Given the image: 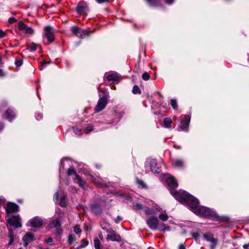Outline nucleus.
<instances>
[{
	"label": "nucleus",
	"instance_id": "6ab92c4d",
	"mask_svg": "<svg viewBox=\"0 0 249 249\" xmlns=\"http://www.w3.org/2000/svg\"><path fill=\"white\" fill-rule=\"evenodd\" d=\"M6 211L7 213L18 212V206L16 204L9 202L7 204Z\"/></svg>",
	"mask_w": 249,
	"mask_h": 249
},
{
	"label": "nucleus",
	"instance_id": "f704fd0d",
	"mask_svg": "<svg viewBox=\"0 0 249 249\" xmlns=\"http://www.w3.org/2000/svg\"><path fill=\"white\" fill-rule=\"evenodd\" d=\"M74 133L79 136L82 135L81 130L77 128H73V129Z\"/></svg>",
	"mask_w": 249,
	"mask_h": 249
},
{
	"label": "nucleus",
	"instance_id": "39448f33",
	"mask_svg": "<svg viewBox=\"0 0 249 249\" xmlns=\"http://www.w3.org/2000/svg\"><path fill=\"white\" fill-rule=\"evenodd\" d=\"M71 31L73 35L81 38L89 36L91 33L89 31L82 30L76 26L71 27Z\"/></svg>",
	"mask_w": 249,
	"mask_h": 249
},
{
	"label": "nucleus",
	"instance_id": "dca6fc26",
	"mask_svg": "<svg viewBox=\"0 0 249 249\" xmlns=\"http://www.w3.org/2000/svg\"><path fill=\"white\" fill-rule=\"evenodd\" d=\"M166 182L170 188V190H174V189L178 186L177 180L173 177H169L166 179Z\"/></svg>",
	"mask_w": 249,
	"mask_h": 249
},
{
	"label": "nucleus",
	"instance_id": "603ef678",
	"mask_svg": "<svg viewBox=\"0 0 249 249\" xmlns=\"http://www.w3.org/2000/svg\"><path fill=\"white\" fill-rule=\"evenodd\" d=\"M175 0H165L166 2L168 4H172Z\"/></svg>",
	"mask_w": 249,
	"mask_h": 249
},
{
	"label": "nucleus",
	"instance_id": "13d9d810",
	"mask_svg": "<svg viewBox=\"0 0 249 249\" xmlns=\"http://www.w3.org/2000/svg\"><path fill=\"white\" fill-rule=\"evenodd\" d=\"M4 126L2 123H0V131L3 128Z\"/></svg>",
	"mask_w": 249,
	"mask_h": 249
},
{
	"label": "nucleus",
	"instance_id": "e433bc0d",
	"mask_svg": "<svg viewBox=\"0 0 249 249\" xmlns=\"http://www.w3.org/2000/svg\"><path fill=\"white\" fill-rule=\"evenodd\" d=\"M74 231L76 234H79L81 232V230L79 226L76 225L74 226Z\"/></svg>",
	"mask_w": 249,
	"mask_h": 249
},
{
	"label": "nucleus",
	"instance_id": "4d7b16f0",
	"mask_svg": "<svg viewBox=\"0 0 249 249\" xmlns=\"http://www.w3.org/2000/svg\"><path fill=\"white\" fill-rule=\"evenodd\" d=\"M61 231H62L61 230H60V229H57L56 233H57V234H59L61 233Z\"/></svg>",
	"mask_w": 249,
	"mask_h": 249
},
{
	"label": "nucleus",
	"instance_id": "cd10ccee",
	"mask_svg": "<svg viewBox=\"0 0 249 249\" xmlns=\"http://www.w3.org/2000/svg\"><path fill=\"white\" fill-rule=\"evenodd\" d=\"M37 49L36 45L34 43H32L31 44H29L27 46V49L29 50L30 52H34Z\"/></svg>",
	"mask_w": 249,
	"mask_h": 249
},
{
	"label": "nucleus",
	"instance_id": "f3484780",
	"mask_svg": "<svg viewBox=\"0 0 249 249\" xmlns=\"http://www.w3.org/2000/svg\"><path fill=\"white\" fill-rule=\"evenodd\" d=\"M34 234L31 232L27 233L22 238L23 245L27 247L31 242L34 240Z\"/></svg>",
	"mask_w": 249,
	"mask_h": 249
},
{
	"label": "nucleus",
	"instance_id": "4be33fe9",
	"mask_svg": "<svg viewBox=\"0 0 249 249\" xmlns=\"http://www.w3.org/2000/svg\"><path fill=\"white\" fill-rule=\"evenodd\" d=\"M172 164L173 166L177 168H182L184 167V162L180 159H175L172 161Z\"/></svg>",
	"mask_w": 249,
	"mask_h": 249
},
{
	"label": "nucleus",
	"instance_id": "6e6552de",
	"mask_svg": "<svg viewBox=\"0 0 249 249\" xmlns=\"http://www.w3.org/2000/svg\"><path fill=\"white\" fill-rule=\"evenodd\" d=\"M43 224V220L38 216H35L28 222L27 226L34 228H38L42 226Z\"/></svg>",
	"mask_w": 249,
	"mask_h": 249
},
{
	"label": "nucleus",
	"instance_id": "7ed1b4c3",
	"mask_svg": "<svg viewBox=\"0 0 249 249\" xmlns=\"http://www.w3.org/2000/svg\"><path fill=\"white\" fill-rule=\"evenodd\" d=\"M54 30L50 26H47L44 28V34L43 37L47 39V42L45 43L48 45L52 43L54 40Z\"/></svg>",
	"mask_w": 249,
	"mask_h": 249
},
{
	"label": "nucleus",
	"instance_id": "4468645a",
	"mask_svg": "<svg viewBox=\"0 0 249 249\" xmlns=\"http://www.w3.org/2000/svg\"><path fill=\"white\" fill-rule=\"evenodd\" d=\"M151 171L154 173H158L161 171L160 166L155 159L151 160L149 162Z\"/></svg>",
	"mask_w": 249,
	"mask_h": 249
},
{
	"label": "nucleus",
	"instance_id": "1a4fd4ad",
	"mask_svg": "<svg viewBox=\"0 0 249 249\" xmlns=\"http://www.w3.org/2000/svg\"><path fill=\"white\" fill-rule=\"evenodd\" d=\"M185 204H187L193 212L194 209L196 208L199 205L198 200L191 195H190L189 197L186 199V202H185Z\"/></svg>",
	"mask_w": 249,
	"mask_h": 249
},
{
	"label": "nucleus",
	"instance_id": "5701e85b",
	"mask_svg": "<svg viewBox=\"0 0 249 249\" xmlns=\"http://www.w3.org/2000/svg\"><path fill=\"white\" fill-rule=\"evenodd\" d=\"M55 197L56 199L58 201L59 205L63 207H65L66 206V196H64L60 197V199H58V193H56L55 194Z\"/></svg>",
	"mask_w": 249,
	"mask_h": 249
},
{
	"label": "nucleus",
	"instance_id": "5fc2aeb1",
	"mask_svg": "<svg viewBox=\"0 0 249 249\" xmlns=\"http://www.w3.org/2000/svg\"><path fill=\"white\" fill-rule=\"evenodd\" d=\"M243 248L245 249H249V243L243 245Z\"/></svg>",
	"mask_w": 249,
	"mask_h": 249
},
{
	"label": "nucleus",
	"instance_id": "2eb2a0df",
	"mask_svg": "<svg viewBox=\"0 0 249 249\" xmlns=\"http://www.w3.org/2000/svg\"><path fill=\"white\" fill-rule=\"evenodd\" d=\"M190 121V116L189 115H187L184 119L181 122L180 125L179 126V129L181 130L186 131L187 130L189 123Z\"/></svg>",
	"mask_w": 249,
	"mask_h": 249
},
{
	"label": "nucleus",
	"instance_id": "bb28decb",
	"mask_svg": "<svg viewBox=\"0 0 249 249\" xmlns=\"http://www.w3.org/2000/svg\"><path fill=\"white\" fill-rule=\"evenodd\" d=\"M89 242L86 239H84L81 241V244L77 248L74 249L73 247L71 248V249H80L83 248L88 245Z\"/></svg>",
	"mask_w": 249,
	"mask_h": 249
},
{
	"label": "nucleus",
	"instance_id": "052dcab7",
	"mask_svg": "<svg viewBox=\"0 0 249 249\" xmlns=\"http://www.w3.org/2000/svg\"><path fill=\"white\" fill-rule=\"evenodd\" d=\"M99 237H100L101 239H102V238H103V236H102V233L100 234L99 235Z\"/></svg>",
	"mask_w": 249,
	"mask_h": 249
},
{
	"label": "nucleus",
	"instance_id": "a878e982",
	"mask_svg": "<svg viewBox=\"0 0 249 249\" xmlns=\"http://www.w3.org/2000/svg\"><path fill=\"white\" fill-rule=\"evenodd\" d=\"M163 123L165 127L170 128L171 127L172 121L169 118H166L164 119Z\"/></svg>",
	"mask_w": 249,
	"mask_h": 249
},
{
	"label": "nucleus",
	"instance_id": "423d86ee",
	"mask_svg": "<svg viewBox=\"0 0 249 249\" xmlns=\"http://www.w3.org/2000/svg\"><path fill=\"white\" fill-rule=\"evenodd\" d=\"M67 174L69 176L72 175H75V178L74 181L75 183H77L82 188H85L86 186V182L82 179L75 172L74 169L73 167H70L69 168L67 171Z\"/></svg>",
	"mask_w": 249,
	"mask_h": 249
},
{
	"label": "nucleus",
	"instance_id": "c9c22d12",
	"mask_svg": "<svg viewBox=\"0 0 249 249\" xmlns=\"http://www.w3.org/2000/svg\"><path fill=\"white\" fill-rule=\"evenodd\" d=\"M143 208L142 205L141 204H136L135 205L133 206V209L134 210H141Z\"/></svg>",
	"mask_w": 249,
	"mask_h": 249
},
{
	"label": "nucleus",
	"instance_id": "680f3d73",
	"mask_svg": "<svg viewBox=\"0 0 249 249\" xmlns=\"http://www.w3.org/2000/svg\"><path fill=\"white\" fill-rule=\"evenodd\" d=\"M6 106V104L5 103H3L2 105H1V107H5Z\"/></svg>",
	"mask_w": 249,
	"mask_h": 249
},
{
	"label": "nucleus",
	"instance_id": "9d476101",
	"mask_svg": "<svg viewBox=\"0 0 249 249\" xmlns=\"http://www.w3.org/2000/svg\"><path fill=\"white\" fill-rule=\"evenodd\" d=\"M104 79H107L108 81L116 82L120 80V76L116 72L110 71L105 73Z\"/></svg>",
	"mask_w": 249,
	"mask_h": 249
},
{
	"label": "nucleus",
	"instance_id": "0eeeda50",
	"mask_svg": "<svg viewBox=\"0 0 249 249\" xmlns=\"http://www.w3.org/2000/svg\"><path fill=\"white\" fill-rule=\"evenodd\" d=\"M7 222L15 228H20L22 226L21 218L18 215H14L9 218L7 220Z\"/></svg>",
	"mask_w": 249,
	"mask_h": 249
},
{
	"label": "nucleus",
	"instance_id": "72a5a7b5",
	"mask_svg": "<svg viewBox=\"0 0 249 249\" xmlns=\"http://www.w3.org/2000/svg\"><path fill=\"white\" fill-rule=\"evenodd\" d=\"M94 129V128H93V126L92 125H88L87 126L86 128H85V129L84 130V132L86 133H88L89 132H91L92 131H93Z\"/></svg>",
	"mask_w": 249,
	"mask_h": 249
},
{
	"label": "nucleus",
	"instance_id": "c756f323",
	"mask_svg": "<svg viewBox=\"0 0 249 249\" xmlns=\"http://www.w3.org/2000/svg\"><path fill=\"white\" fill-rule=\"evenodd\" d=\"M148 3L152 6L158 5L160 3V0H147Z\"/></svg>",
	"mask_w": 249,
	"mask_h": 249
},
{
	"label": "nucleus",
	"instance_id": "aec40b11",
	"mask_svg": "<svg viewBox=\"0 0 249 249\" xmlns=\"http://www.w3.org/2000/svg\"><path fill=\"white\" fill-rule=\"evenodd\" d=\"M107 240L113 241L120 242L121 240V236L115 231H112L110 234H108L107 237Z\"/></svg>",
	"mask_w": 249,
	"mask_h": 249
},
{
	"label": "nucleus",
	"instance_id": "37998d69",
	"mask_svg": "<svg viewBox=\"0 0 249 249\" xmlns=\"http://www.w3.org/2000/svg\"><path fill=\"white\" fill-rule=\"evenodd\" d=\"M8 236L9 237H14V235L13 234V231L12 229L10 228L8 230Z\"/></svg>",
	"mask_w": 249,
	"mask_h": 249
},
{
	"label": "nucleus",
	"instance_id": "58836bf2",
	"mask_svg": "<svg viewBox=\"0 0 249 249\" xmlns=\"http://www.w3.org/2000/svg\"><path fill=\"white\" fill-rule=\"evenodd\" d=\"M15 63L17 67H20L22 65L23 62L20 59H17L15 60Z\"/></svg>",
	"mask_w": 249,
	"mask_h": 249
},
{
	"label": "nucleus",
	"instance_id": "ddd939ff",
	"mask_svg": "<svg viewBox=\"0 0 249 249\" xmlns=\"http://www.w3.org/2000/svg\"><path fill=\"white\" fill-rule=\"evenodd\" d=\"M18 29L25 34L32 35L34 33L33 29L31 27L27 26L22 21L18 22Z\"/></svg>",
	"mask_w": 249,
	"mask_h": 249
},
{
	"label": "nucleus",
	"instance_id": "e2e57ef3",
	"mask_svg": "<svg viewBox=\"0 0 249 249\" xmlns=\"http://www.w3.org/2000/svg\"><path fill=\"white\" fill-rule=\"evenodd\" d=\"M18 249H22V248H19Z\"/></svg>",
	"mask_w": 249,
	"mask_h": 249
},
{
	"label": "nucleus",
	"instance_id": "b1692460",
	"mask_svg": "<svg viewBox=\"0 0 249 249\" xmlns=\"http://www.w3.org/2000/svg\"><path fill=\"white\" fill-rule=\"evenodd\" d=\"M15 116L14 112L10 108H8L5 113V118L9 121H11Z\"/></svg>",
	"mask_w": 249,
	"mask_h": 249
},
{
	"label": "nucleus",
	"instance_id": "393cba45",
	"mask_svg": "<svg viewBox=\"0 0 249 249\" xmlns=\"http://www.w3.org/2000/svg\"><path fill=\"white\" fill-rule=\"evenodd\" d=\"M91 212L95 214H98L101 213L102 209L101 207L97 204H93L91 206Z\"/></svg>",
	"mask_w": 249,
	"mask_h": 249
},
{
	"label": "nucleus",
	"instance_id": "c85d7f7f",
	"mask_svg": "<svg viewBox=\"0 0 249 249\" xmlns=\"http://www.w3.org/2000/svg\"><path fill=\"white\" fill-rule=\"evenodd\" d=\"M94 248L95 249H101V248H100L101 242L98 238H96L94 239Z\"/></svg>",
	"mask_w": 249,
	"mask_h": 249
},
{
	"label": "nucleus",
	"instance_id": "f03ea898",
	"mask_svg": "<svg viewBox=\"0 0 249 249\" xmlns=\"http://www.w3.org/2000/svg\"><path fill=\"white\" fill-rule=\"evenodd\" d=\"M170 192L177 200L182 204H185L186 199L190 196L186 192L183 190H170Z\"/></svg>",
	"mask_w": 249,
	"mask_h": 249
},
{
	"label": "nucleus",
	"instance_id": "c03bdc74",
	"mask_svg": "<svg viewBox=\"0 0 249 249\" xmlns=\"http://www.w3.org/2000/svg\"><path fill=\"white\" fill-rule=\"evenodd\" d=\"M17 21V19L14 18H10L8 19V22L10 24H12Z\"/></svg>",
	"mask_w": 249,
	"mask_h": 249
},
{
	"label": "nucleus",
	"instance_id": "bf43d9fd",
	"mask_svg": "<svg viewBox=\"0 0 249 249\" xmlns=\"http://www.w3.org/2000/svg\"><path fill=\"white\" fill-rule=\"evenodd\" d=\"M3 75V71L1 70H0V76Z\"/></svg>",
	"mask_w": 249,
	"mask_h": 249
},
{
	"label": "nucleus",
	"instance_id": "f8f14e48",
	"mask_svg": "<svg viewBox=\"0 0 249 249\" xmlns=\"http://www.w3.org/2000/svg\"><path fill=\"white\" fill-rule=\"evenodd\" d=\"M204 238L207 241L212 243L210 248L211 249H215L217 243V239L214 238L213 235L212 233H206L203 234Z\"/></svg>",
	"mask_w": 249,
	"mask_h": 249
},
{
	"label": "nucleus",
	"instance_id": "473e14b6",
	"mask_svg": "<svg viewBox=\"0 0 249 249\" xmlns=\"http://www.w3.org/2000/svg\"><path fill=\"white\" fill-rule=\"evenodd\" d=\"M171 105L173 108L175 109H177L178 108V104L177 101L175 99L171 100Z\"/></svg>",
	"mask_w": 249,
	"mask_h": 249
},
{
	"label": "nucleus",
	"instance_id": "a211bd4d",
	"mask_svg": "<svg viewBox=\"0 0 249 249\" xmlns=\"http://www.w3.org/2000/svg\"><path fill=\"white\" fill-rule=\"evenodd\" d=\"M88 10V5L85 1H80L76 8V11L79 14H84Z\"/></svg>",
	"mask_w": 249,
	"mask_h": 249
},
{
	"label": "nucleus",
	"instance_id": "a18cd8bd",
	"mask_svg": "<svg viewBox=\"0 0 249 249\" xmlns=\"http://www.w3.org/2000/svg\"><path fill=\"white\" fill-rule=\"evenodd\" d=\"M45 242L47 243L53 244V239L52 238L49 237L48 239L45 240Z\"/></svg>",
	"mask_w": 249,
	"mask_h": 249
},
{
	"label": "nucleus",
	"instance_id": "4c0bfd02",
	"mask_svg": "<svg viewBox=\"0 0 249 249\" xmlns=\"http://www.w3.org/2000/svg\"><path fill=\"white\" fill-rule=\"evenodd\" d=\"M145 213L147 215H153L155 213L154 211L150 209L145 210Z\"/></svg>",
	"mask_w": 249,
	"mask_h": 249
},
{
	"label": "nucleus",
	"instance_id": "a19ab883",
	"mask_svg": "<svg viewBox=\"0 0 249 249\" xmlns=\"http://www.w3.org/2000/svg\"><path fill=\"white\" fill-rule=\"evenodd\" d=\"M149 78V74L147 72H144L142 75V78L144 80H148Z\"/></svg>",
	"mask_w": 249,
	"mask_h": 249
},
{
	"label": "nucleus",
	"instance_id": "ea45409f",
	"mask_svg": "<svg viewBox=\"0 0 249 249\" xmlns=\"http://www.w3.org/2000/svg\"><path fill=\"white\" fill-rule=\"evenodd\" d=\"M75 240V236L74 235H70L69 236L68 242L69 243L71 244Z\"/></svg>",
	"mask_w": 249,
	"mask_h": 249
},
{
	"label": "nucleus",
	"instance_id": "3c124183",
	"mask_svg": "<svg viewBox=\"0 0 249 249\" xmlns=\"http://www.w3.org/2000/svg\"><path fill=\"white\" fill-rule=\"evenodd\" d=\"M97 2L99 3H102L105 2H107L109 0H96Z\"/></svg>",
	"mask_w": 249,
	"mask_h": 249
},
{
	"label": "nucleus",
	"instance_id": "8fccbe9b",
	"mask_svg": "<svg viewBox=\"0 0 249 249\" xmlns=\"http://www.w3.org/2000/svg\"><path fill=\"white\" fill-rule=\"evenodd\" d=\"M122 220V218L120 216H118L117 217V218L115 220V221L116 223H119Z\"/></svg>",
	"mask_w": 249,
	"mask_h": 249
},
{
	"label": "nucleus",
	"instance_id": "f257e3e1",
	"mask_svg": "<svg viewBox=\"0 0 249 249\" xmlns=\"http://www.w3.org/2000/svg\"><path fill=\"white\" fill-rule=\"evenodd\" d=\"M146 223L148 226L151 229L153 230L158 229L159 230L163 232L170 231V227L169 226H166L163 223L160 224L158 218L156 217H151L149 218L147 220Z\"/></svg>",
	"mask_w": 249,
	"mask_h": 249
},
{
	"label": "nucleus",
	"instance_id": "412c9836",
	"mask_svg": "<svg viewBox=\"0 0 249 249\" xmlns=\"http://www.w3.org/2000/svg\"><path fill=\"white\" fill-rule=\"evenodd\" d=\"M62 218V216H60L58 218L53 220L49 224V226L50 228H59L61 226L60 220Z\"/></svg>",
	"mask_w": 249,
	"mask_h": 249
},
{
	"label": "nucleus",
	"instance_id": "2f4dec72",
	"mask_svg": "<svg viewBox=\"0 0 249 249\" xmlns=\"http://www.w3.org/2000/svg\"><path fill=\"white\" fill-rule=\"evenodd\" d=\"M132 92L134 94L141 93V90L138 86H134L133 87Z\"/></svg>",
	"mask_w": 249,
	"mask_h": 249
},
{
	"label": "nucleus",
	"instance_id": "6e6d98bb",
	"mask_svg": "<svg viewBox=\"0 0 249 249\" xmlns=\"http://www.w3.org/2000/svg\"><path fill=\"white\" fill-rule=\"evenodd\" d=\"M178 249H185V247L182 244H181L178 247Z\"/></svg>",
	"mask_w": 249,
	"mask_h": 249
},
{
	"label": "nucleus",
	"instance_id": "20e7f679",
	"mask_svg": "<svg viewBox=\"0 0 249 249\" xmlns=\"http://www.w3.org/2000/svg\"><path fill=\"white\" fill-rule=\"evenodd\" d=\"M194 213L197 215L205 217H210L213 215V212L210 209L199 205L196 208L194 209Z\"/></svg>",
	"mask_w": 249,
	"mask_h": 249
},
{
	"label": "nucleus",
	"instance_id": "09e8293b",
	"mask_svg": "<svg viewBox=\"0 0 249 249\" xmlns=\"http://www.w3.org/2000/svg\"><path fill=\"white\" fill-rule=\"evenodd\" d=\"M14 237H10V241H9V243H8V245L9 246L13 244V243L14 242Z\"/></svg>",
	"mask_w": 249,
	"mask_h": 249
},
{
	"label": "nucleus",
	"instance_id": "7c9ffc66",
	"mask_svg": "<svg viewBox=\"0 0 249 249\" xmlns=\"http://www.w3.org/2000/svg\"><path fill=\"white\" fill-rule=\"evenodd\" d=\"M159 218L162 221H167L168 220V216L166 214L162 213V214H160L159 215Z\"/></svg>",
	"mask_w": 249,
	"mask_h": 249
},
{
	"label": "nucleus",
	"instance_id": "864d4df0",
	"mask_svg": "<svg viewBox=\"0 0 249 249\" xmlns=\"http://www.w3.org/2000/svg\"><path fill=\"white\" fill-rule=\"evenodd\" d=\"M36 119L40 120L42 118V115L41 114H38L36 116Z\"/></svg>",
	"mask_w": 249,
	"mask_h": 249
},
{
	"label": "nucleus",
	"instance_id": "49530a36",
	"mask_svg": "<svg viewBox=\"0 0 249 249\" xmlns=\"http://www.w3.org/2000/svg\"><path fill=\"white\" fill-rule=\"evenodd\" d=\"M6 36V33L5 32L3 31L1 29H0V38H2Z\"/></svg>",
	"mask_w": 249,
	"mask_h": 249
},
{
	"label": "nucleus",
	"instance_id": "79ce46f5",
	"mask_svg": "<svg viewBox=\"0 0 249 249\" xmlns=\"http://www.w3.org/2000/svg\"><path fill=\"white\" fill-rule=\"evenodd\" d=\"M137 182L142 188H144L145 187V184L142 180L141 179H137Z\"/></svg>",
	"mask_w": 249,
	"mask_h": 249
},
{
	"label": "nucleus",
	"instance_id": "9b49d317",
	"mask_svg": "<svg viewBox=\"0 0 249 249\" xmlns=\"http://www.w3.org/2000/svg\"><path fill=\"white\" fill-rule=\"evenodd\" d=\"M107 103V98L104 96L99 98L98 104L95 107L94 110L95 112H99L102 110L106 107Z\"/></svg>",
	"mask_w": 249,
	"mask_h": 249
},
{
	"label": "nucleus",
	"instance_id": "de8ad7c7",
	"mask_svg": "<svg viewBox=\"0 0 249 249\" xmlns=\"http://www.w3.org/2000/svg\"><path fill=\"white\" fill-rule=\"evenodd\" d=\"M192 236L193 238L196 240L197 238L199 237V234L198 232H194L192 233Z\"/></svg>",
	"mask_w": 249,
	"mask_h": 249
}]
</instances>
